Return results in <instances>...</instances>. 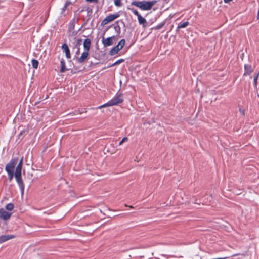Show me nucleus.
Instances as JSON below:
<instances>
[{
  "mask_svg": "<svg viewBox=\"0 0 259 259\" xmlns=\"http://www.w3.org/2000/svg\"><path fill=\"white\" fill-rule=\"evenodd\" d=\"M72 4V2L70 1H67L64 6V7L62 8L61 14L62 15H65V12L66 10H68L69 6H70Z\"/></svg>",
  "mask_w": 259,
  "mask_h": 259,
  "instance_id": "nucleus-12",
  "label": "nucleus"
},
{
  "mask_svg": "<svg viewBox=\"0 0 259 259\" xmlns=\"http://www.w3.org/2000/svg\"><path fill=\"white\" fill-rule=\"evenodd\" d=\"M86 1L89 2H95V3L98 2V0H86Z\"/></svg>",
  "mask_w": 259,
  "mask_h": 259,
  "instance_id": "nucleus-32",
  "label": "nucleus"
},
{
  "mask_svg": "<svg viewBox=\"0 0 259 259\" xmlns=\"http://www.w3.org/2000/svg\"><path fill=\"white\" fill-rule=\"evenodd\" d=\"M128 140V138L127 137H124L122 140L119 143V145L120 146L124 142L127 141Z\"/></svg>",
  "mask_w": 259,
  "mask_h": 259,
  "instance_id": "nucleus-27",
  "label": "nucleus"
},
{
  "mask_svg": "<svg viewBox=\"0 0 259 259\" xmlns=\"http://www.w3.org/2000/svg\"><path fill=\"white\" fill-rule=\"evenodd\" d=\"M125 43V40L124 39H122L118 42V44L117 45V46L119 47V48L121 50L124 46Z\"/></svg>",
  "mask_w": 259,
  "mask_h": 259,
  "instance_id": "nucleus-21",
  "label": "nucleus"
},
{
  "mask_svg": "<svg viewBox=\"0 0 259 259\" xmlns=\"http://www.w3.org/2000/svg\"><path fill=\"white\" fill-rule=\"evenodd\" d=\"M254 69L251 65L248 64H245L244 65V76L249 75L253 71Z\"/></svg>",
  "mask_w": 259,
  "mask_h": 259,
  "instance_id": "nucleus-9",
  "label": "nucleus"
},
{
  "mask_svg": "<svg viewBox=\"0 0 259 259\" xmlns=\"http://www.w3.org/2000/svg\"><path fill=\"white\" fill-rule=\"evenodd\" d=\"M114 28L115 29V31L117 33V35L116 36H117L118 37L120 33V27L118 25H114Z\"/></svg>",
  "mask_w": 259,
  "mask_h": 259,
  "instance_id": "nucleus-19",
  "label": "nucleus"
},
{
  "mask_svg": "<svg viewBox=\"0 0 259 259\" xmlns=\"http://www.w3.org/2000/svg\"><path fill=\"white\" fill-rule=\"evenodd\" d=\"M78 21V19H76L75 18H73L71 21V22H70L69 24V28H68V30L69 31H72L73 30H74V27H75V23L77 22Z\"/></svg>",
  "mask_w": 259,
  "mask_h": 259,
  "instance_id": "nucleus-13",
  "label": "nucleus"
},
{
  "mask_svg": "<svg viewBox=\"0 0 259 259\" xmlns=\"http://www.w3.org/2000/svg\"><path fill=\"white\" fill-rule=\"evenodd\" d=\"M163 1L164 2V3H168L169 1V0H163Z\"/></svg>",
  "mask_w": 259,
  "mask_h": 259,
  "instance_id": "nucleus-34",
  "label": "nucleus"
},
{
  "mask_svg": "<svg viewBox=\"0 0 259 259\" xmlns=\"http://www.w3.org/2000/svg\"><path fill=\"white\" fill-rule=\"evenodd\" d=\"M6 209H7V210H8L9 211L12 210L13 209V208H14V205H13V204H12L11 203L8 204L6 205Z\"/></svg>",
  "mask_w": 259,
  "mask_h": 259,
  "instance_id": "nucleus-22",
  "label": "nucleus"
},
{
  "mask_svg": "<svg viewBox=\"0 0 259 259\" xmlns=\"http://www.w3.org/2000/svg\"><path fill=\"white\" fill-rule=\"evenodd\" d=\"M62 49L65 52L66 58L70 59L71 58V54L68 45L66 44H63L62 46Z\"/></svg>",
  "mask_w": 259,
  "mask_h": 259,
  "instance_id": "nucleus-11",
  "label": "nucleus"
},
{
  "mask_svg": "<svg viewBox=\"0 0 259 259\" xmlns=\"http://www.w3.org/2000/svg\"><path fill=\"white\" fill-rule=\"evenodd\" d=\"M32 65L34 68L36 69L38 67V62L37 60L32 59Z\"/></svg>",
  "mask_w": 259,
  "mask_h": 259,
  "instance_id": "nucleus-20",
  "label": "nucleus"
},
{
  "mask_svg": "<svg viewBox=\"0 0 259 259\" xmlns=\"http://www.w3.org/2000/svg\"><path fill=\"white\" fill-rule=\"evenodd\" d=\"M17 162L18 158H14L12 159L6 165L5 170L8 173V178L10 181H11L14 176H15L14 170Z\"/></svg>",
  "mask_w": 259,
  "mask_h": 259,
  "instance_id": "nucleus-3",
  "label": "nucleus"
},
{
  "mask_svg": "<svg viewBox=\"0 0 259 259\" xmlns=\"http://www.w3.org/2000/svg\"><path fill=\"white\" fill-rule=\"evenodd\" d=\"M118 39L117 36H113L110 37L104 38L102 37V42L105 47L110 46L114 44V42L116 41Z\"/></svg>",
  "mask_w": 259,
  "mask_h": 259,
  "instance_id": "nucleus-5",
  "label": "nucleus"
},
{
  "mask_svg": "<svg viewBox=\"0 0 259 259\" xmlns=\"http://www.w3.org/2000/svg\"><path fill=\"white\" fill-rule=\"evenodd\" d=\"M119 17V14L118 13H115L114 14H110L107 16L102 22V25H105L108 24V23L113 21L115 19Z\"/></svg>",
  "mask_w": 259,
  "mask_h": 259,
  "instance_id": "nucleus-6",
  "label": "nucleus"
},
{
  "mask_svg": "<svg viewBox=\"0 0 259 259\" xmlns=\"http://www.w3.org/2000/svg\"><path fill=\"white\" fill-rule=\"evenodd\" d=\"M189 25L188 22H185L183 23H180L178 26V29L184 28L186 27Z\"/></svg>",
  "mask_w": 259,
  "mask_h": 259,
  "instance_id": "nucleus-18",
  "label": "nucleus"
},
{
  "mask_svg": "<svg viewBox=\"0 0 259 259\" xmlns=\"http://www.w3.org/2000/svg\"><path fill=\"white\" fill-rule=\"evenodd\" d=\"M79 53H80L79 47H77V50L76 52V55H79Z\"/></svg>",
  "mask_w": 259,
  "mask_h": 259,
  "instance_id": "nucleus-33",
  "label": "nucleus"
},
{
  "mask_svg": "<svg viewBox=\"0 0 259 259\" xmlns=\"http://www.w3.org/2000/svg\"><path fill=\"white\" fill-rule=\"evenodd\" d=\"M156 1H133L132 5L135 6L143 10H149L156 3Z\"/></svg>",
  "mask_w": 259,
  "mask_h": 259,
  "instance_id": "nucleus-2",
  "label": "nucleus"
},
{
  "mask_svg": "<svg viewBox=\"0 0 259 259\" xmlns=\"http://www.w3.org/2000/svg\"><path fill=\"white\" fill-rule=\"evenodd\" d=\"M91 40L89 38H87L84 40L83 42V47L85 51H89L91 46Z\"/></svg>",
  "mask_w": 259,
  "mask_h": 259,
  "instance_id": "nucleus-14",
  "label": "nucleus"
},
{
  "mask_svg": "<svg viewBox=\"0 0 259 259\" xmlns=\"http://www.w3.org/2000/svg\"><path fill=\"white\" fill-rule=\"evenodd\" d=\"M125 207H127L128 206L126 204H125Z\"/></svg>",
  "mask_w": 259,
  "mask_h": 259,
  "instance_id": "nucleus-37",
  "label": "nucleus"
},
{
  "mask_svg": "<svg viewBox=\"0 0 259 259\" xmlns=\"http://www.w3.org/2000/svg\"><path fill=\"white\" fill-rule=\"evenodd\" d=\"M257 18V19H259V9H258V11Z\"/></svg>",
  "mask_w": 259,
  "mask_h": 259,
  "instance_id": "nucleus-35",
  "label": "nucleus"
},
{
  "mask_svg": "<svg viewBox=\"0 0 259 259\" xmlns=\"http://www.w3.org/2000/svg\"><path fill=\"white\" fill-rule=\"evenodd\" d=\"M124 61V60L122 59H119L116 61L115 63H114L113 64H112L110 66H114L115 65H117L119 64L120 63L123 62Z\"/></svg>",
  "mask_w": 259,
  "mask_h": 259,
  "instance_id": "nucleus-24",
  "label": "nucleus"
},
{
  "mask_svg": "<svg viewBox=\"0 0 259 259\" xmlns=\"http://www.w3.org/2000/svg\"><path fill=\"white\" fill-rule=\"evenodd\" d=\"M129 207H130V208H133V206H130Z\"/></svg>",
  "mask_w": 259,
  "mask_h": 259,
  "instance_id": "nucleus-36",
  "label": "nucleus"
},
{
  "mask_svg": "<svg viewBox=\"0 0 259 259\" xmlns=\"http://www.w3.org/2000/svg\"><path fill=\"white\" fill-rule=\"evenodd\" d=\"M138 20L140 24L144 25L146 23V20L145 18L141 16H139Z\"/></svg>",
  "mask_w": 259,
  "mask_h": 259,
  "instance_id": "nucleus-17",
  "label": "nucleus"
},
{
  "mask_svg": "<svg viewBox=\"0 0 259 259\" xmlns=\"http://www.w3.org/2000/svg\"><path fill=\"white\" fill-rule=\"evenodd\" d=\"M237 255H242L243 256H245V254H243V253H242V254H240V253H239V254H235L233 255L232 256H237Z\"/></svg>",
  "mask_w": 259,
  "mask_h": 259,
  "instance_id": "nucleus-31",
  "label": "nucleus"
},
{
  "mask_svg": "<svg viewBox=\"0 0 259 259\" xmlns=\"http://www.w3.org/2000/svg\"><path fill=\"white\" fill-rule=\"evenodd\" d=\"M11 215V213L7 212L4 208L0 209V218L4 220H7Z\"/></svg>",
  "mask_w": 259,
  "mask_h": 259,
  "instance_id": "nucleus-7",
  "label": "nucleus"
},
{
  "mask_svg": "<svg viewBox=\"0 0 259 259\" xmlns=\"http://www.w3.org/2000/svg\"><path fill=\"white\" fill-rule=\"evenodd\" d=\"M132 12L137 16V17L138 18L139 16H141V15L139 13V12L137 11V10H135V9H132Z\"/></svg>",
  "mask_w": 259,
  "mask_h": 259,
  "instance_id": "nucleus-28",
  "label": "nucleus"
},
{
  "mask_svg": "<svg viewBox=\"0 0 259 259\" xmlns=\"http://www.w3.org/2000/svg\"><path fill=\"white\" fill-rule=\"evenodd\" d=\"M114 5L117 7H120L122 6V4L121 0H115Z\"/></svg>",
  "mask_w": 259,
  "mask_h": 259,
  "instance_id": "nucleus-23",
  "label": "nucleus"
},
{
  "mask_svg": "<svg viewBox=\"0 0 259 259\" xmlns=\"http://www.w3.org/2000/svg\"><path fill=\"white\" fill-rule=\"evenodd\" d=\"M122 102H123V98L122 97V95L119 94V95H117V96H116L114 98L112 99L110 101H109L107 103L99 106V108L101 109L102 108L105 107H109V106L116 105L119 103H122Z\"/></svg>",
  "mask_w": 259,
  "mask_h": 259,
  "instance_id": "nucleus-4",
  "label": "nucleus"
},
{
  "mask_svg": "<svg viewBox=\"0 0 259 259\" xmlns=\"http://www.w3.org/2000/svg\"><path fill=\"white\" fill-rule=\"evenodd\" d=\"M258 75H259V74L257 73V74H256L254 76V85L255 87L257 86V79L258 77Z\"/></svg>",
  "mask_w": 259,
  "mask_h": 259,
  "instance_id": "nucleus-26",
  "label": "nucleus"
},
{
  "mask_svg": "<svg viewBox=\"0 0 259 259\" xmlns=\"http://www.w3.org/2000/svg\"><path fill=\"white\" fill-rule=\"evenodd\" d=\"M165 24V22H163L161 23L160 24L157 25L155 27V29L156 30L160 29L161 28H162Z\"/></svg>",
  "mask_w": 259,
  "mask_h": 259,
  "instance_id": "nucleus-25",
  "label": "nucleus"
},
{
  "mask_svg": "<svg viewBox=\"0 0 259 259\" xmlns=\"http://www.w3.org/2000/svg\"><path fill=\"white\" fill-rule=\"evenodd\" d=\"M239 112L243 116L245 115V110L243 109H241V108L239 109Z\"/></svg>",
  "mask_w": 259,
  "mask_h": 259,
  "instance_id": "nucleus-30",
  "label": "nucleus"
},
{
  "mask_svg": "<svg viewBox=\"0 0 259 259\" xmlns=\"http://www.w3.org/2000/svg\"><path fill=\"white\" fill-rule=\"evenodd\" d=\"M23 162V157H22L16 166L15 171V178L20 188L21 194L24 192V184L22 179V169Z\"/></svg>",
  "mask_w": 259,
  "mask_h": 259,
  "instance_id": "nucleus-1",
  "label": "nucleus"
},
{
  "mask_svg": "<svg viewBox=\"0 0 259 259\" xmlns=\"http://www.w3.org/2000/svg\"><path fill=\"white\" fill-rule=\"evenodd\" d=\"M61 68L60 72L63 73L66 70L65 62L63 59H62L60 61Z\"/></svg>",
  "mask_w": 259,
  "mask_h": 259,
  "instance_id": "nucleus-16",
  "label": "nucleus"
},
{
  "mask_svg": "<svg viewBox=\"0 0 259 259\" xmlns=\"http://www.w3.org/2000/svg\"><path fill=\"white\" fill-rule=\"evenodd\" d=\"M16 236L13 234L3 235L0 236V244L3 243L8 240L14 239Z\"/></svg>",
  "mask_w": 259,
  "mask_h": 259,
  "instance_id": "nucleus-8",
  "label": "nucleus"
},
{
  "mask_svg": "<svg viewBox=\"0 0 259 259\" xmlns=\"http://www.w3.org/2000/svg\"><path fill=\"white\" fill-rule=\"evenodd\" d=\"M81 43H82V39L80 38L78 39L76 41V46L77 47H79L81 45Z\"/></svg>",
  "mask_w": 259,
  "mask_h": 259,
  "instance_id": "nucleus-29",
  "label": "nucleus"
},
{
  "mask_svg": "<svg viewBox=\"0 0 259 259\" xmlns=\"http://www.w3.org/2000/svg\"><path fill=\"white\" fill-rule=\"evenodd\" d=\"M120 50L119 47L117 45L114 47L110 51V54L111 55H114L117 54Z\"/></svg>",
  "mask_w": 259,
  "mask_h": 259,
  "instance_id": "nucleus-15",
  "label": "nucleus"
},
{
  "mask_svg": "<svg viewBox=\"0 0 259 259\" xmlns=\"http://www.w3.org/2000/svg\"><path fill=\"white\" fill-rule=\"evenodd\" d=\"M89 56V51H84L81 54V56L77 58L78 62L83 63L88 58Z\"/></svg>",
  "mask_w": 259,
  "mask_h": 259,
  "instance_id": "nucleus-10",
  "label": "nucleus"
}]
</instances>
